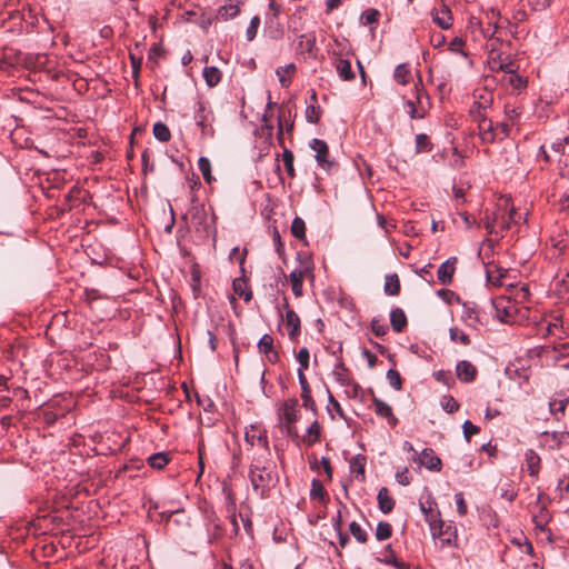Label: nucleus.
I'll use <instances>...</instances> for the list:
<instances>
[{
	"label": "nucleus",
	"instance_id": "1",
	"mask_svg": "<svg viewBox=\"0 0 569 569\" xmlns=\"http://www.w3.org/2000/svg\"><path fill=\"white\" fill-rule=\"evenodd\" d=\"M249 478L252 489L263 498L278 482L276 465L269 459L256 458L251 462Z\"/></svg>",
	"mask_w": 569,
	"mask_h": 569
},
{
	"label": "nucleus",
	"instance_id": "2",
	"mask_svg": "<svg viewBox=\"0 0 569 569\" xmlns=\"http://www.w3.org/2000/svg\"><path fill=\"white\" fill-rule=\"evenodd\" d=\"M515 214H517V209L510 202V198H501L492 218L487 217L483 221V227L489 233L498 234L510 229L512 224H518V220H515Z\"/></svg>",
	"mask_w": 569,
	"mask_h": 569
},
{
	"label": "nucleus",
	"instance_id": "3",
	"mask_svg": "<svg viewBox=\"0 0 569 569\" xmlns=\"http://www.w3.org/2000/svg\"><path fill=\"white\" fill-rule=\"evenodd\" d=\"M190 223L204 237L216 238V222L213 214H210L203 204L193 206L190 210Z\"/></svg>",
	"mask_w": 569,
	"mask_h": 569
},
{
	"label": "nucleus",
	"instance_id": "4",
	"mask_svg": "<svg viewBox=\"0 0 569 569\" xmlns=\"http://www.w3.org/2000/svg\"><path fill=\"white\" fill-rule=\"evenodd\" d=\"M194 120L196 124L201 130V136L203 138H213L214 137V128H213V112L209 107L207 101L198 100L194 106Z\"/></svg>",
	"mask_w": 569,
	"mask_h": 569
},
{
	"label": "nucleus",
	"instance_id": "5",
	"mask_svg": "<svg viewBox=\"0 0 569 569\" xmlns=\"http://www.w3.org/2000/svg\"><path fill=\"white\" fill-rule=\"evenodd\" d=\"M492 308L495 309V317L506 323L516 321V315L519 307L511 300L510 297L500 296L492 299Z\"/></svg>",
	"mask_w": 569,
	"mask_h": 569
},
{
	"label": "nucleus",
	"instance_id": "6",
	"mask_svg": "<svg viewBox=\"0 0 569 569\" xmlns=\"http://www.w3.org/2000/svg\"><path fill=\"white\" fill-rule=\"evenodd\" d=\"M509 270L502 268L495 261L486 264V279L489 286L492 287H512V283L507 282Z\"/></svg>",
	"mask_w": 569,
	"mask_h": 569
},
{
	"label": "nucleus",
	"instance_id": "7",
	"mask_svg": "<svg viewBox=\"0 0 569 569\" xmlns=\"http://www.w3.org/2000/svg\"><path fill=\"white\" fill-rule=\"evenodd\" d=\"M309 146L316 152L315 158L318 166L329 171L333 167L335 161L330 159L327 142L315 138L310 141Z\"/></svg>",
	"mask_w": 569,
	"mask_h": 569
},
{
	"label": "nucleus",
	"instance_id": "8",
	"mask_svg": "<svg viewBox=\"0 0 569 569\" xmlns=\"http://www.w3.org/2000/svg\"><path fill=\"white\" fill-rule=\"evenodd\" d=\"M283 308L286 309L284 317L279 310V316L282 318L283 325L288 330L290 340H296L300 335V319L298 315L289 308L288 299L283 298Z\"/></svg>",
	"mask_w": 569,
	"mask_h": 569
},
{
	"label": "nucleus",
	"instance_id": "9",
	"mask_svg": "<svg viewBox=\"0 0 569 569\" xmlns=\"http://www.w3.org/2000/svg\"><path fill=\"white\" fill-rule=\"evenodd\" d=\"M298 400L288 399L282 402L279 408V418L284 422L288 433L291 432V428L298 419Z\"/></svg>",
	"mask_w": 569,
	"mask_h": 569
},
{
	"label": "nucleus",
	"instance_id": "10",
	"mask_svg": "<svg viewBox=\"0 0 569 569\" xmlns=\"http://www.w3.org/2000/svg\"><path fill=\"white\" fill-rule=\"evenodd\" d=\"M310 267L305 264L300 268L293 269L289 274L292 292L296 297H301L303 293V279L310 273Z\"/></svg>",
	"mask_w": 569,
	"mask_h": 569
},
{
	"label": "nucleus",
	"instance_id": "11",
	"mask_svg": "<svg viewBox=\"0 0 569 569\" xmlns=\"http://www.w3.org/2000/svg\"><path fill=\"white\" fill-rule=\"evenodd\" d=\"M244 440L250 446L259 445L266 450L269 449L267 431L259 428L258 426L252 425L249 429L246 430Z\"/></svg>",
	"mask_w": 569,
	"mask_h": 569
},
{
	"label": "nucleus",
	"instance_id": "12",
	"mask_svg": "<svg viewBox=\"0 0 569 569\" xmlns=\"http://www.w3.org/2000/svg\"><path fill=\"white\" fill-rule=\"evenodd\" d=\"M479 137L485 143H492L498 140L499 132L496 131V123L489 118H481L478 123Z\"/></svg>",
	"mask_w": 569,
	"mask_h": 569
},
{
	"label": "nucleus",
	"instance_id": "13",
	"mask_svg": "<svg viewBox=\"0 0 569 569\" xmlns=\"http://www.w3.org/2000/svg\"><path fill=\"white\" fill-rule=\"evenodd\" d=\"M492 103V97L490 94L480 96L479 100H476L473 104L470 107V116L473 121L480 123L481 118H488L486 114V109L490 107Z\"/></svg>",
	"mask_w": 569,
	"mask_h": 569
},
{
	"label": "nucleus",
	"instance_id": "14",
	"mask_svg": "<svg viewBox=\"0 0 569 569\" xmlns=\"http://www.w3.org/2000/svg\"><path fill=\"white\" fill-rule=\"evenodd\" d=\"M457 258L450 257L440 264L437 271L438 280L441 284H450L456 270Z\"/></svg>",
	"mask_w": 569,
	"mask_h": 569
},
{
	"label": "nucleus",
	"instance_id": "15",
	"mask_svg": "<svg viewBox=\"0 0 569 569\" xmlns=\"http://www.w3.org/2000/svg\"><path fill=\"white\" fill-rule=\"evenodd\" d=\"M375 412L377 416L387 419L388 425L393 428L398 423L397 417L392 412V408L381 399L373 398L372 400Z\"/></svg>",
	"mask_w": 569,
	"mask_h": 569
},
{
	"label": "nucleus",
	"instance_id": "16",
	"mask_svg": "<svg viewBox=\"0 0 569 569\" xmlns=\"http://www.w3.org/2000/svg\"><path fill=\"white\" fill-rule=\"evenodd\" d=\"M298 380L299 385L301 387V398H302V405L306 409L311 410L312 412H316V403L311 397V390L309 387V383L307 381V378L301 370H298Z\"/></svg>",
	"mask_w": 569,
	"mask_h": 569
},
{
	"label": "nucleus",
	"instance_id": "17",
	"mask_svg": "<svg viewBox=\"0 0 569 569\" xmlns=\"http://www.w3.org/2000/svg\"><path fill=\"white\" fill-rule=\"evenodd\" d=\"M330 52L336 59L350 58L353 53L349 41L345 38H335Z\"/></svg>",
	"mask_w": 569,
	"mask_h": 569
},
{
	"label": "nucleus",
	"instance_id": "18",
	"mask_svg": "<svg viewBox=\"0 0 569 569\" xmlns=\"http://www.w3.org/2000/svg\"><path fill=\"white\" fill-rule=\"evenodd\" d=\"M419 461L420 465L426 467L428 470L440 471L441 469V460L431 448L422 450Z\"/></svg>",
	"mask_w": 569,
	"mask_h": 569
},
{
	"label": "nucleus",
	"instance_id": "19",
	"mask_svg": "<svg viewBox=\"0 0 569 569\" xmlns=\"http://www.w3.org/2000/svg\"><path fill=\"white\" fill-rule=\"evenodd\" d=\"M550 520H551V515L545 505H541L539 512L533 515V517H532V521L535 523V529L539 530L541 532H547L549 540H551V537H550L551 533L548 530L547 525L549 523Z\"/></svg>",
	"mask_w": 569,
	"mask_h": 569
},
{
	"label": "nucleus",
	"instance_id": "20",
	"mask_svg": "<svg viewBox=\"0 0 569 569\" xmlns=\"http://www.w3.org/2000/svg\"><path fill=\"white\" fill-rule=\"evenodd\" d=\"M456 373L462 382H471L476 378L477 369L470 361L461 360L456 366Z\"/></svg>",
	"mask_w": 569,
	"mask_h": 569
},
{
	"label": "nucleus",
	"instance_id": "21",
	"mask_svg": "<svg viewBox=\"0 0 569 569\" xmlns=\"http://www.w3.org/2000/svg\"><path fill=\"white\" fill-rule=\"evenodd\" d=\"M425 520L429 525L432 538L440 537L443 533L445 522L438 508L433 512H429Z\"/></svg>",
	"mask_w": 569,
	"mask_h": 569
},
{
	"label": "nucleus",
	"instance_id": "22",
	"mask_svg": "<svg viewBox=\"0 0 569 569\" xmlns=\"http://www.w3.org/2000/svg\"><path fill=\"white\" fill-rule=\"evenodd\" d=\"M502 81L508 83L512 89L521 91L527 87V78L517 73L516 64L509 69L507 74L502 76Z\"/></svg>",
	"mask_w": 569,
	"mask_h": 569
},
{
	"label": "nucleus",
	"instance_id": "23",
	"mask_svg": "<svg viewBox=\"0 0 569 569\" xmlns=\"http://www.w3.org/2000/svg\"><path fill=\"white\" fill-rule=\"evenodd\" d=\"M515 66V62L510 59L509 56H501L492 57L489 60V68L492 72H503V74H507L509 72V69H511Z\"/></svg>",
	"mask_w": 569,
	"mask_h": 569
},
{
	"label": "nucleus",
	"instance_id": "24",
	"mask_svg": "<svg viewBox=\"0 0 569 569\" xmlns=\"http://www.w3.org/2000/svg\"><path fill=\"white\" fill-rule=\"evenodd\" d=\"M335 68L341 80L350 81L355 79V73L351 70L350 58L336 59Z\"/></svg>",
	"mask_w": 569,
	"mask_h": 569
},
{
	"label": "nucleus",
	"instance_id": "25",
	"mask_svg": "<svg viewBox=\"0 0 569 569\" xmlns=\"http://www.w3.org/2000/svg\"><path fill=\"white\" fill-rule=\"evenodd\" d=\"M366 461L367 459L363 455H356L350 460V472L353 473L359 481H365L366 479Z\"/></svg>",
	"mask_w": 569,
	"mask_h": 569
},
{
	"label": "nucleus",
	"instance_id": "26",
	"mask_svg": "<svg viewBox=\"0 0 569 569\" xmlns=\"http://www.w3.org/2000/svg\"><path fill=\"white\" fill-rule=\"evenodd\" d=\"M377 500L381 512L387 515L392 511L395 507V500L390 496L389 490L386 487H382L378 491Z\"/></svg>",
	"mask_w": 569,
	"mask_h": 569
},
{
	"label": "nucleus",
	"instance_id": "27",
	"mask_svg": "<svg viewBox=\"0 0 569 569\" xmlns=\"http://www.w3.org/2000/svg\"><path fill=\"white\" fill-rule=\"evenodd\" d=\"M296 72V64L288 63L286 66L278 67L276 74L282 88H288L291 83V78Z\"/></svg>",
	"mask_w": 569,
	"mask_h": 569
},
{
	"label": "nucleus",
	"instance_id": "28",
	"mask_svg": "<svg viewBox=\"0 0 569 569\" xmlns=\"http://www.w3.org/2000/svg\"><path fill=\"white\" fill-rule=\"evenodd\" d=\"M525 460H526V466H527V470H528L529 475L531 477H537L539 473V470H540V462H541L538 453L535 450L529 449L525 453Z\"/></svg>",
	"mask_w": 569,
	"mask_h": 569
},
{
	"label": "nucleus",
	"instance_id": "29",
	"mask_svg": "<svg viewBox=\"0 0 569 569\" xmlns=\"http://www.w3.org/2000/svg\"><path fill=\"white\" fill-rule=\"evenodd\" d=\"M390 323L396 332H401L407 326V317L400 308H393L390 312Z\"/></svg>",
	"mask_w": 569,
	"mask_h": 569
},
{
	"label": "nucleus",
	"instance_id": "30",
	"mask_svg": "<svg viewBox=\"0 0 569 569\" xmlns=\"http://www.w3.org/2000/svg\"><path fill=\"white\" fill-rule=\"evenodd\" d=\"M567 437H569V435H567L565 432L545 431L541 435L542 442L551 449L560 447V445L563 442L565 438H567Z\"/></svg>",
	"mask_w": 569,
	"mask_h": 569
},
{
	"label": "nucleus",
	"instance_id": "31",
	"mask_svg": "<svg viewBox=\"0 0 569 569\" xmlns=\"http://www.w3.org/2000/svg\"><path fill=\"white\" fill-rule=\"evenodd\" d=\"M432 20L441 29H448L452 24V17H451L450 10L448 8H442L440 10H436L432 13Z\"/></svg>",
	"mask_w": 569,
	"mask_h": 569
},
{
	"label": "nucleus",
	"instance_id": "32",
	"mask_svg": "<svg viewBox=\"0 0 569 569\" xmlns=\"http://www.w3.org/2000/svg\"><path fill=\"white\" fill-rule=\"evenodd\" d=\"M202 76L209 87H216L221 80V71L217 67H206Z\"/></svg>",
	"mask_w": 569,
	"mask_h": 569
},
{
	"label": "nucleus",
	"instance_id": "33",
	"mask_svg": "<svg viewBox=\"0 0 569 569\" xmlns=\"http://www.w3.org/2000/svg\"><path fill=\"white\" fill-rule=\"evenodd\" d=\"M321 428L317 420H315L307 429V437L303 441L309 446H313L320 440Z\"/></svg>",
	"mask_w": 569,
	"mask_h": 569
},
{
	"label": "nucleus",
	"instance_id": "34",
	"mask_svg": "<svg viewBox=\"0 0 569 569\" xmlns=\"http://www.w3.org/2000/svg\"><path fill=\"white\" fill-rule=\"evenodd\" d=\"M400 291V281L396 273L388 274L385 281V292L388 296H397Z\"/></svg>",
	"mask_w": 569,
	"mask_h": 569
},
{
	"label": "nucleus",
	"instance_id": "35",
	"mask_svg": "<svg viewBox=\"0 0 569 569\" xmlns=\"http://www.w3.org/2000/svg\"><path fill=\"white\" fill-rule=\"evenodd\" d=\"M239 13V7L237 3H227L222 6L218 11V18L227 21L237 17Z\"/></svg>",
	"mask_w": 569,
	"mask_h": 569
},
{
	"label": "nucleus",
	"instance_id": "36",
	"mask_svg": "<svg viewBox=\"0 0 569 569\" xmlns=\"http://www.w3.org/2000/svg\"><path fill=\"white\" fill-rule=\"evenodd\" d=\"M462 319L470 327H476L479 322L478 310L468 305H463Z\"/></svg>",
	"mask_w": 569,
	"mask_h": 569
},
{
	"label": "nucleus",
	"instance_id": "37",
	"mask_svg": "<svg viewBox=\"0 0 569 569\" xmlns=\"http://www.w3.org/2000/svg\"><path fill=\"white\" fill-rule=\"evenodd\" d=\"M198 168L203 177V180L210 184L214 178L213 176L211 174V162L208 158L206 157H200L199 160H198Z\"/></svg>",
	"mask_w": 569,
	"mask_h": 569
},
{
	"label": "nucleus",
	"instance_id": "38",
	"mask_svg": "<svg viewBox=\"0 0 569 569\" xmlns=\"http://www.w3.org/2000/svg\"><path fill=\"white\" fill-rule=\"evenodd\" d=\"M153 136L161 142H167L171 138V133L167 124L162 122H157L153 124Z\"/></svg>",
	"mask_w": 569,
	"mask_h": 569
},
{
	"label": "nucleus",
	"instance_id": "39",
	"mask_svg": "<svg viewBox=\"0 0 569 569\" xmlns=\"http://www.w3.org/2000/svg\"><path fill=\"white\" fill-rule=\"evenodd\" d=\"M432 150V144L429 140V137L425 133H419L416 136V153L430 152Z\"/></svg>",
	"mask_w": 569,
	"mask_h": 569
},
{
	"label": "nucleus",
	"instance_id": "40",
	"mask_svg": "<svg viewBox=\"0 0 569 569\" xmlns=\"http://www.w3.org/2000/svg\"><path fill=\"white\" fill-rule=\"evenodd\" d=\"M332 375L336 377V380L342 386H348L350 383L348 370L342 362L336 365Z\"/></svg>",
	"mask_w": 569,
	"mask_h": 569
},
{
	"label": "nucleus",
	"instance_id": "41",
	"mask_svg": "<svg viewBox=\"0 0 569 569\" xmlns=\"http://www.w3.org/2000/svg\"><path fill=\"white\" fill-rule=\"evenodd\" d=\"M403 108L411 119H422L426 114L423 109L417 108L416 101L413 100H407Z\"/></svg>",
	"mask_w": 569,
	"mask_h": 569
},
{
	"label": "nucleus",
	"instance_id": "42",
	"mask_svg": "<svg viewBox=\"0 0 569 569\" xmlns=\"http://www.w3.org/2000/svg\"><path fill=\"white\" fill-rule=\"evenodd\" d=\"M375 535H376V538L380 541L389 539L392 535L391 525L386 521H380L377 525Z\"/></svg>",
	"mask_w": 569,
	"mask_h": 569
},
{
	"label": "nucleus",
	"instance_id": "43",
	"mask_svg": "<svg viewBox=\"0 0 569 569\" xmlns=\"http://www.w3.org/2000/svg\"><path fill=\"white\" fill-rule=\"evenodd\" d=\"M410 70L407 64H399L395 72L393 78L399 84H407L409 81Z\"/></svg>",
	"mask_w": 569,
	"mask_h": 569
},
{
	"label": "nucleus",
	"instance_id": "44",
	"mask_svg": "<svg viewBox=\"0 0 569 569\" xmlns=\"http://www.w3.org/2000/svg\"><path fill=\"white\" fill-rule=\"evenodd\" d=\"M299 47L308 53H312L316 48V36L312 33L301 34Z\"/></svg>",
	"mask_w": 569,
	"mask_h": 569
},
{
	"label": "nucleus",
	"instance_id": "45",
	"mask_svg": "<svg viewBox=\"0 0 569 569\" xmlns=\"http://www.w3.org/2000/svg\"><path fill=\"white\" fill-rule=\"evenodd\" d=\"M349 531L355 537V539L360 543H365L368 540V535L366 530L362 529L361 526L356 521H352L349 525Z\"/></svg>",
	"mask_w": 569,
	"mask_h": 569
},
{
	"label": "nucleus",
	"instance_id": "46",
	"mask_svg": "<svg viewBox=\"0 0 569 569\" xmlns=\"http://www.w3.org/2000/svg\"><path fill=\"white\" fill-rule=\"evenodd\" d=\"M419 508H420V511L422 512V515L425 516V518L427 517V515H429V512H433L437 509V502L433 499L431 493L427 495V498L425 501L419 500Z\"/></svg>",
	"mask_w": 569,
	"mask_h": 569
},
{
	"label": "nucleus",
	"instance_id": "47",
	"mask_svg": "<svg viewBox=\"0 0 569 569\" xmlns=\"http://www.w3.org/2000/svg\"><path fill=\"white\" fill-rule=\"evenodd\" d=\"M149 465L154 469H162L168 462V456L163 452H157L149 457Z\"/></svg>",
	"mask_w": 569,
	"mask_h": 569
},
{
	"label": "nucleus",
	"instance_id": "48",
	"mask_svg": "<svg viewBox=\"0 0 569 569\" xmlns=\"http://www.w3.org/2000/svg\"><path fill=\"white\" fill-rule=\"evenodd\" d=\"M435 539L439 540V543L442 548L451 546L456 539V530L451 531V527H443V533L440 537H436Z\"/></svg>",
	"mask_w": 569,
	"mask_h": 569
},
{
	"label": "nucleus",
	"instance_id": "49",
	"mask_svg": "<svg viewBox=\"0 0 569 569\" xmlns=\"http://www.w3.org/2000/svg\"><path fill=\"white\" fill-rule=\"evenodd\" d=\"M291 232L297 239H303L306 237V223L301 218L296 217L292 220Z\"/></svg>",
	"mask_w": 569,
	"mask_h": 569
},
{
	"label": "nucleus",
	"instance_id": "50",
	"mask_svg": "<svg viewBox=\"0 0 569 569\" xmlns=\"http://www.w3.org/2000/svg\"><path fill=\"white\" fill-rule=\"evenodd\" d=\"M296 359L299 362V369L301 372L307 370L309 368V360H310V353L308 348L303 347L301 348L298 353L296 355Z\"/></svg>",
	"mask_w": 569,
	"mask_h": 569
},
{
	"label": "nucleus",
	"instance_id": "51",
	"mask_svg": "<svg viewBox=\"0 0 569 569\" xmlns=\"http://www.w3.org/2000/svg\"><path fill=\"white\" fill-rule=\"evenodd\" d=\"M440 403L441 408L448 413H453L459 409V403L452 396H443Z\"/></svg>",
	"mask_w": 569,
	"mask_h": 569
},
{
	"label": "nucleus",
	"instance_id": "52",
	"mask_svg": "<svg viewBox=\"0 0 569 569\" xmlns=\"http://www.w3.org/2000/svg\"><path fill=\"white\" fill-rule=\"evenodd\" d=\"M310 497L318 500H323L326 497V490L318 479L311 482Z\"/></svg>",
	"mask_w": 569,
	"mask_h": 569
},
{
	"label": "nucleus",
	"instance_id": "53",
	"mask_svg": "<svg viewBox=\"0 0 569 569\" xmlns=\"http://www.w3.org/2000/svg\"><path fill=\"white\" fill-rule=\"evenodd\" d=\"M529 290L526 286L516 287L512 292L511 300L517 303V307L519 303L525 302L528 299Z\"/></svg>",
	"mask_w": 569,
	"mask_h": 569
},
{
	"label": "nucleus",
	"instance_id": "54",
	"mask_svg": "<svg viewBox=\"0 0 569 569\" xmlns=\"http://www.w3.org/2000/svg\"><path fill=\"white\" fill-rule=\"evenodd\" d=\"M293 160H295L293 153L290 150L284 149L283 153H282V161H283V164L286 167L288 174L291 178L295 177Z\"/></svg>",
	"mask_w": 569,
	"mask_h": 569
},
{
	"label": "nucleus",
	"instance_id": "55",
	"mask_svg": "<svg viewBox=\"0 0 569 569\" xmlns=\"http://www.w3.org/2000/svg\"><path fill=\"white\" fill-rule=\"evenodd\" d=\"M449 336L452 341L460 342L463 346H468L470 343L469 336L460 331L458 328H451L449 330Z\"/></svg>",
	"mask_w": 569,
	"mask_h": 569
},
{
	"label": "nucleus",
	"instance_id": "56",
	"mask_svg": "<svg viewBox=\"0 0 569 569\" xmlns=\"http://www.w3.org/2000/svg\"><path fill=\"white\" fill-rule=\"evenodd\" d=\"M259 26H260L259 16H253L250 20V23H249L247 30H246V38L248 41H252L256 38Z\"/></svg>",
	"mask_w": 569,
	"mask_h": 569
},
{
	"label": "nucleus",
	"instance_id": "57",
	"mask_svg": "<svg viewBox=\"0 0 569 569\" xmlns=\"http://www.w3.org/2000/svg\"><path fill=\"white\" fill-rule=\"evenodd\" d=\"M387 379L389 381V385L395 389V390H400L401 387H402V380H401V377H400V373L395 370V369H389L387 371Z\"/></svg>",
	"mask_w": 569,
	"mask_h": 569
},
{
	"label": "nucleus",
	"instance_id": "58",
	"mask_svg": "<svg viewBox=\"0 0 569 569\" xmlns=\"http://www.w3.org/2000/svg\"><path fill=\"white\" fill-rule=\"evenodd\" d=\"M371 330L376 336L382 337L388 332L389 328L388 325L382 320L373 318L371 320Z\"/></svg>",
	"mask_w": 569,
	"mask_h": 569
},
{
	"label": "nucleus",
	"instance_id": "59",
	"mask_svg": "<svg viewBox=\"0 0 569 569\" xmlns=\"http://www.w3.org/2000/svg\"><path fill=\"white\" fill-rule=\"evenodd\" d=\"M258 349L262 353L273 350V338L268 333L263 335L258 342Z\"/></svg>",
	"mask_w": 569,
	"mask_h": 569
},
{
	"label": "nucleus",
	"instance_id": "60",
	"mask_svg": "<svg viewBox=\"0 0 569 569\" xmlns=\"http://www.w3.org/2000/svg\"><path fill=\"white\" fill-rule=\"evenodd\" d=\"M463 436L467 441H470L471 437L477 435L480 429L476 425H473L471 421L466 420L462 425Z\"/></svg>",
	"mask_w": 569,
	"mask_h": 569
},
{
	"label": "nucleus",
	"instance_id": "61",
	"mask_svg": "<svg viewBox=\"0 0 569 569\" xmlns=\"http://www.w3.org/2000/svg\"><path fill=\"white\" fill-rule=\"evenodd\" d=\"M505 116H506V121L508 123H510L511 126H513L518 122L520 112L518 111V109L516 107L507 106L505 108Z\"/></svg>",
	"mask_w": 569,
	"mask_h": 569
},
{
	"label": "nucleus",
	"instance_id": "62",
	"mask_svg": "<svg viewBox=\"0 0 569 569\" xmlns=\"http://www.w3.org/2000/svg\"><path fill=\"white\" fill-rule=\"evenodd\" d=\"M455 502H456L457 512L459 513V516H461V517L466 516L468 512V507H467V503H466L462 492H458L455 495Z\"/></svg>",
	"mask_w": 569,
	"mask_h": 569
},
{
	"label": "nucleus",
	"instance_id": "63",
	"mask_svg": "<svg viewBox=\"0 0 569 569\" xmlns=\"http://www.w3.org/2000/svg\"><path fill=\"white\" fill-rule=\"evenodd\" d=\"M306 118L310 123H317L320 118V109L312 104L308 106L306 109Z\"/></svg>",
	"mask_w": 569,
	"mask_h": 569
},
{
	"label": "nucleus",
	"instance_id": "64",
	"mask_svg": "<svg viewBox=\"0 0 569 569\" xmlns=\"http://www.w3.org/2000/svg\"><path fill=\"white\" fill-rule=\"evenodd\" d=\"M435 378L437 381L450 387L453 383V378L450 371L439 370L435 372Z\"/></svg>",
	"mask_w": 569,
	"mask_h": 569
}]
</instances>
